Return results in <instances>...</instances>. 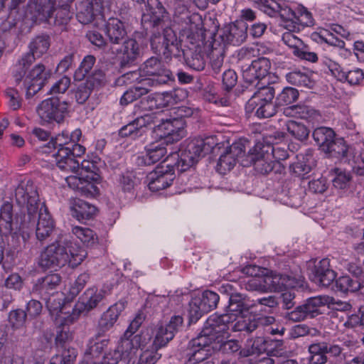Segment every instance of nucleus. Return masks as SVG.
<instances>
[{"instance_id": "35", "label": "nucleus", "mask_w": 364, "mask_h": 364, "mask_svg": "<svg viewBox=\"0 0 364 364\" xmlns=\"http://www.w3.org/2000/svg\"><path fill=\"white\" fill-rule=\"evenodd\" d=\"M183 55L186 64L191 69L197 71L203 70L205 61L200 47H194L187 50L181 49V56Z\"/></svg>"}, {"instance_id": "13", "label": "nucleus", "mask_w": 364, "mask_h": 364, "mask_svg": "<svg viewBox=\"0 0 364 364\" xmlns=\"http://www.w3.org/2000/svg\"><path fill=\"white\" fill-rule=\"evenodd\" d=\"M68 111V104L60 101L58 97H52L41 102L37 107L39 117L45 122H61Z\"/></svg>"}, {"instance_id": "30", "label": "nucleus", "mask_w": 364, "mask_h": 364, "mask_svg": "<svg viewBox=\"0 0 364 364\" xmlns=\"http://www.w3.org/2000/svg\"><path fill=\"white\" fill-rule=\"evenodd\" d=\"M264 11L270 16L278 13L282 18L284 25H295L296 14L290 8L282 7L274 1H266L264 4Z\"/></svg>"}, {"instance_id": "45", "label": "nucleus", "mask_w": 364, "mask_h": 364, "mask_svg": "<svg viewBox=\"0 0 364 364\" xmlns=\"http://www.w3.org/2000/svg\"><path fill=\"white\" fill-rule=\"evenodd\" d=\"M325 153L329 154L331 157L338 158L346 162L348 161V147L343 139L335 138L330 144L328 150H326Z\"/></svg>"}, {"instance_id": "21", "label": "nucleus", "mask_w": 364, "mask_h": 364, "mask_svg": "<svg viewBox=\"0 0 364 364\" xmlns=\"http://www.w3.org/2000/svg\"><path fill=\"white\" fill-rule=\"evenodd\" d=\"M76 17L82 24H88L95 18L102 16L101 0H82L76 5Z\"/></svg>"}, {"instance_id": "29", "label": "nucleus", "mask_w": 364, "mask_h": 364, "mask_svg": "<svg viewBox=\"0 0 364 364\" xmlns=\"http://www.w3.org/2000/svg\"><path fill=\"white\" fill-rule=\"evenodd\" d=\"M61 277L58 274H50L38 279L33 286V292L40 296H50L56 294L55 289L60 284Z\"/></svg>"}, {"instance_id": "27", "label": "nucleus", "mask_w": 364, "mask_h": 364, "mask_svg": "<svg viewBox=\"0 0 364 364\" xmlns=\"http://www.w3.org/2000/svg\"><path fill=\"white\" fill-rule=\"evenodd\" d=\"M125 301H119L102 314L98 322L99 331L101 333H104L113 327L119 316L125 309Z\"/></svg>"}, {"instance_id": "1", "label": "nucleus", "mask_w": 364, "mask_h": 364, "mask_svg": "<svg viewBox=\"0 0 364 364\" xmlns=\"http://www.w3.org/2000/svg\"><path fill=\"white\" fill-rule=\"evenodd\" d=\"M172 21L168 13L159 0H146V9L141 16V25L150 30L153 51L165 58L181 57V41L171 28Z\"/></svg>"}, {"instance_id": "16", "label": "nucleus", "mask_w": 364, "mask_h": 364, "mask_svg": "<svg viewBox=\"0 0 364 364\" xmlns=\"http://www.w3.org/2000/svg\"><path fill=\"white\" fill-rule=\"evenodd\" d=\"M265 277L267 291H282L284 289L302 287L304 280L301 274H283L271 272Z\"/></svg>"}, {"instance_id": "59", "label": "nucleus", "mask_w": 364, "mask_h": 364, "mask_svg": "<svg viewBox=\"0 0 364 364\" xmlns=\"http://www.w3.org/2000/svg\"><path fill=\"white\" fill-rule=\"evenodd\" d=\"M245 287L247 291L267 292L265 275L256 277H249L245 282Z\"/></svg>"}, {"instance_id": "4", "label": "nucleus", "mask_w": 364, "mask_h": 364, "mask_svg": "<svg viewBox=\"0 0 364 364\" xmlns=\"http://www.w3.org/2000/svg\"><path fill=\"white\" fill-rule=\"evenodd\" d=\"M259 321L254 316L240 314L237 316L213 314L208 318L209 326L218 333H228V331L252 333L257 328Z\"/></svg>"}, {"instance_id": "32", "label": "nucleus", "mask_w": 364, "mask_h": 364, "mask_svg": "<svg viewBox=\"0 0 364 364\" xmlns=\"http://www.w3.org/2000/svg\"><path fill=\"white\" fill-rule=\"evenodd\" d=\"M254 306H255V304H253L246 295L239 293L233 295L232 299H229L225 314L234 316L243 314Z\"/></svg>"}, {"instance_id": "33", "label": "nucleus", "mask_w": 364, "mask_h": 364, "mask_svg": "<svg viewBox=\"0 0 364 364\" xmlns=\"http://www.w3.org/2000/svg\"><path fill=\"white\" fill-rule=\"evenodd\" d=\"M334 303V299L327 295H320L308 299L302 304L308 317L314 318L321 314L320 308Z\"/></svg>"}, {"instance_id": "10", "label": "nucleus", "mask_w": 364, "mask_h": 364, "mask_svg": "<svg viewBox=\"0 0 364 364\" xmlns=\"http://www.w3.org/2000/svg\"><path fill=\"white\" fill-rule=\"evenodd\" d=\"M53 156L55 159L57 166L65 172L75 173L79 169V161L85 152L82 145L53 148Z\"/></svg>"}, {"instance_id": "48", "label": "nucleus", "mask_w": 364, "mask_h": 364, "mask_svg": "<svg viewBox=\"0 0 364 364\" xmlns=\"http://www.w3.org/2000/svg\"><path fill=\"white\" fill-rule=\"evenodd\" d=\"M275 95V89L273 86H264L257 90L248 102V105L253 107L255 102H272Z\"/></svg>"}, {"instance_id": "8", "label": "nucleus", "mask_w": 364, "mask_h": 364, "mask_svg": "<svg viewBox=\"0 0 364 364\" xmlns=\"http://www.w3.org/2000/svg\"><path fill=\"white\" fill-rule=\"evenodd\" d=\"M241 165L245 167L252 165L257 173L266 175L272 171L279 163L273 160L269 145L257 143L249 151L245 159H242Z\"/></svg>"}, {"instance_id": "20", "label": "nucleus", "mask_w": 364, "mask_h": 364, "mask_svg": "<svg viewBox=\"0 0 364 364\" xmlns=\"http://www.w3.org/2000/svg\"><path fill=\"white\" fill-rule=\"evenodd\" d=\"M163 164H165L164 161ZM175 178L174 169L168 166L161 165L157 167L154 171L150 172L147 176L148 186L151 191H159L171 186Z\"/></svg>"}, {"instance_id": "7", "label": "nucleus", "mask_w": 364, "mask_h": 364, "mask_svg": "<svg viewBox=\"0 0 364 364\" xmlns=\"http://www.w3.org/2000/svg\"><path fill=\"white\" fill-rule=\"evenodd\" d=\"M141 72L144 77L139 80V83L151 87L167 84L174 80L170 70L167 69L162 61L156 57L147 59L142 65Z\"/></svg>"}, {"instance_id": "57", "label": "nucleus", "mask_w": 364, "mask_h": 364, "mask_svg": "<svg viewBox=\"0 0 364 364\" xmlns=\"http://www.w3.org/2000/svg\"><path fill=\"white\" fill-rule=\"evenodd\" d=\"M277 103L273 102H255L254 109H256L255 114L259 118H269L277 113Z\"/></svg>"}, {"instance_id": "25", "label": "nucleus", "mask_w": 364, "mask_h": 364, "mask_svg": "<svg viewBox=\"0 0 364 364\" xmlns=\"http://www.w3.org/2000/svg\"><path fill=\"white\" fill-rule=\"evenodd\" d=\"M212 338V350L219 351L224 354H233L241 350L239 342L237 340L226 338L229 336V331L228 333L213 332Z\"/></svg>"}, {"instance_id": "6", "label": "nucleus", "mask_w": 364, "mask_h": 364, "mask_svg": "<svg viewBox=\"0 0 364 364\" xmlns=\"http://www.w3.org/2000/svg\"><path fill=\"white\" fill-rule=\"evenodd\" d=\"M50 46V38L47 34H41L34 37L28 45L29 52L23 54L14 66L13 76L15 82L19 83L26 71L35 62L46 53Z\"/></svg>"}, {"instance_id": "15", "label": "nucleus", "mask_w": 364, "mask_h": 364, "mask_svg": "<svg viewBox=\"0 0 364 364\" xmlns=\"http://www.w3.org/2000/svg\"><path fill=\"white\" fill-rule=\"evenodd\" d=\"M119 48L110 46L108 51L114 55H119V64L122 68L128 67L135 63L142 55V48L136 39L129 38L123 41Z\"/></svg>"}, {"instance_id": "18", "label": "nucleus", "mask_w": 364, "mask_h": 364, "mask_svg": "<svg viewBox=\"0 0 364 364\" xmlns=\"http://www.w3.org/2000/svg\"><path fill=\"white\" fill-rule=\"evenodd\" d=\"M245 148L242 142L233 143L221 154L217 164V169L220 173L230 171L237 162L241 164L242 159H245Z\"/></svg>"}, {"instance_id": "31", "label": "nucleus", "mask_w": 364, "mask_h": 364, "mask_svg": "<svg viewBox=\"0 0 364 364\" xmlns=\"http://www.w3.org/2000/svg\"><path fill=\"white\" fill-rule=\"evenodd\" d=\"M73 322V317L59 316L57 318V331L55 343L58 346L64 347L65 345L73 338V332L70 330V324Z\"/></svg>"}, {"instance_id": "39", "label": "nucleus", "mask_w": 364, "mask_h": 364, "mask_svg": "<svg viewBox=\"0 0 364 364\" xmlns=\"http://www.w3.org/2000/svg\"><path fill=\"white\" fill-rule=\"evenodd\" d=\"M283 114L288 117H296L306 120L314 119L318 115L315 109L304 105L286 107L283 109Z\"/></svg>"}, {"instance_id": "41", "label": "nucleus", "mask_w": 364, "mask_h": 364, "mask_svg": "<svg viewBox=\"0 0 364 364\" xmlns=\"http://www.w3.org/2000/svg\"><path fill=\"white\" fill-rule=\"evenodd\" d=\"M164 144L161 143L148 149L144 155L138 157L137 164L139 165L150 166L160 161L166 154V149L164 146Z\"/></svg>"}, {"instance_id": "58", "label": "nucleus", "mask_w": 364, "mask_h": 364, "mask_svg": "<svg viewBox=\"0 0 364 364\" xmlns=\"http://www.w3.org/2000/svg\"><path fill=\"white\" fill-rule=\"evenodd\" d=\"M332 171L336 174L335 178L333 179V186L339 189L346 188L352 178L350 172L338 168H336Z\"/></svg>"}, {"instance_id": "60", "label": "nucleus", "mask_w": 364, "mask_h": 364, "mask_svg": "<svg viewBox=\"0 0 364 364\" xmlns=\"http://www.w3.org/2000/svg\"><path fill=\"white\" fill-rule=\"evenodd\" d=\"M46 301V306L51 313H58L63 309L62 294L56 292L53 295L41 297Z\"/></svg>"}, {"instance_id": "56", "label": "nucleus", "mask_w": 364, "mask_h": 364, "mask_svg": "<svg viewBox=\"0 0 364 364\" xmlns=\"http://www.w3.org/2000/svg\"><path fill=\"white\" fill-rule=\"evenodd\" d=\"M118 184L124 193H132L136 186V178L132 171H125L119 176Z\"/></svg>"}, {"instance_id": "9", "label": "nucleus", "mask_w": 364, "mask_h": 364, "mask_svg": "<svg viewBox=\"0 0 364 364\" xmlns=\"http://www.w3.org/2000/svg\"><path fill=\"white\" fill-rule=\"evenodd\" d=\"M213 332H215V329L208 326L207 320L198 336L191 341L192 348L187 354L190 364H197L210 355L213 350L211 338Z\"/></svg>"}, {"instance_id": "61", "label": "nucleus", "mask_w": 364, "mask_h": 364, "mask_svg": "<svg viewBox=\"0 0 364 364\" xmlns=\"http://www.w3.org/2000/svg\"><path fill=\"white\" fill-rule=\"evenodd\" d=\"M176 96V92H163L156 93L154 95L155 105H157L158 109L169 107L175 102L174 97Z\"/></svg>"}, {"instance_id": "37", "label": "nucleus", "mask_w": 364, "mask_h": 364, "mask_svg": "<svg viewBox=\"0 0 364 364\" xmlns=\"http://www.w3.org/2000/svg\"><path fill=\"white\" fill-rule=\"evenodd\" d=\"M225 48L218 39L214 38L208 53L210 64L215 73L220 71L223 65Z\"/></svg>"}, {"instance_id": "44", "label": "nucleus", "mask_w": 364, "mask_h": 364, "mask_svg": "<svg viewBox=\"0 0 364 364\" xmlns=\"http://www.w3.org/2000/svg\"><path fill=\"white\" fill-rule=\"evenodd\" d=\"M150 86L139 83V85L134 86L127 90L120 99V103L122 105H127L138 100L141 97L146 95L150 91Z\"/></svg>"}, {"instance_id": "24", "label": "nucleus", "mask_w": 364, "mask_h": 364, "mask_svg": "<svg viewBox=\"0 0 364 364\" xmlns=\"http://www.w3.org/2000/svg\"><path fill=\"white\" fill-rule=\"evenodd\" d=\"M37 215V223L36 221L34 226L31 225L28 228L36 227V234L38 240H43L48 237L53 232L54 228V222L44 203H43L41 206L39 207Z\"/></svg>"}, {"instance_id": "23", "label": "nucleus", "mask_w": 364, "mask_h": 364, "mask_svg": "<svg viewBox=\"0 0 364 364\" xmlns=\"http://www.w3.org/2000/svg\"><path fill=\"white\" fill-rule=\"evenodd\" d=\"M96 180V176H69L65 178L70 188L79 191L85 196H94L98 193V188L93 183Z\"/></svg>"}, {"instance_id": "5", "label": "nucleus", "mask_w": 364, "mask_h": 364, "mask_svg": "<svg viewBox=\"0 0 364 364\" xmlns=\"http://www.w3.org/2000/svg\"><path fill=\"white\" fill-rule=\"evenodd\" d=\"M16 202L20 205H26V213L23 215L21 227L34 226L37 212L43 203L40 202L36 186L31 180L22 181L15 192Z\"/></svg>"}, {"instance_id": "53", "label": "nucleus", "mask_w": 364, "mask_h": 364, "mask_svg": "<svg viewBox=\"0 0 364 364\" xmlns=\"http://www.w3.org/2000/svg\"><path fill=\"white\" fill-rule=\"evenodd\" d=\"M160 348H156L154 343L141 351L136 364H156L161 358L159 353Z\"/></svg>"}, {"instance_id": "22", "label": "nucleus", "mask_w": 364, "mask_h": 364, "mask_svg": "<svg viewBox=\"0 0 364 364\" xmlns=\"http://www.w3.org/2000/svg\"><path fill=\"white\" fill-rule=\"evenodd\" d=\"M270 60L267 57H259L252 61L251 65L242 72V77L247 83L252 85L263 79L269 72Z\"/></svg>"}, {"instance_id": "42", "label": "nucleus", "mask_w": 364, "mask_h": 364, "mask_svg": "<svg viewBox=\"0 0 364 364\" xmlns=\"http://www.w3.org/2000/svg\"><path fill=\"white\" fill-rule=\"evenodd\" d=\"M267 341L263 337H257L254 340L247 341L245 346L239 351L240 358L259 355L265 352Z\"/></svg>"}, {"instance_id": "38", "label": "nucleus", "mask_w": 364, "mask_h": 364, "mask_svg": "<svg viewBox=\"0 0 364 364\" xmlns=\"http://www.w3.org/2000/svg\"><path fill=\"white\" fill-rule=\"evenodd\" d=\"M71 211L73 217L82 222L93 218L96 214L97 208L86 201L77 199L75 200Z\"/></svg>"}, {"instance_id": "52", "label": "nucleus", "mask_w": 364, "mask_h": 364, "mask_svg": "<svg viewBox=\"0 0 364 364\" xmlns=\"http://www.w3.org/2000/svg\"><path fill=\"white\" fill-rule=\"evenodd\" d=\"M288 132L299 141L306 140L309 134V129L304 124L289 120L287 123Z\"/></svg>"}, {"instance_id": "55", "label": "nucleus", "mask_w": 364, "mask_h": 364, "mask_svg": "<svg viewBox=\"0 0 364 364\" xmlns=\"http://www.w3.org/2000/svg\"><path fill=\"white\" fill-rule=\"evenodd\" d=\"M299 92L296 89L287 87L278 95L276 98L277 106H287L297 100Z\"/></svg>"}, {"instance_id": "64", "label": "nucleus", "mask_w": 364, "mask_h": 364, "mask_svg": "<svg viewBox=\"0 0 364 364\" xmlns=\"http://www.w3.org/2000/svg\"><path fill=\"white\" fill-rule=\"evenodd\" d=\"M77 357V350L74 348H65L61 355H55L51 359H56V363L74 364Z\"/></svg>"}, {"instance_id": "17", "label": "nucleus", "mask_w": 364, "mask_h": 364, "mask_svg": "<svg viewBox=\"0 0 364 364\" xmlns=\"http://www.w3.org/2000/svg\"><path fill=\"white\" fill-rule=\"evenodd\" d=\"M218 37L214 38L218 39L225 47L230 44L239 46L242 44L247 37V26L243 20L237 21L235 23L225 26Z\"/></svg>"}, {"instance_id": "51", "label": "nucleus", "mask_w": 364, "mask_h": 364, "mask_svg": "<svg viewBox=\"0 0 364 364\" xmlns=\"http://www.w3.org/2000/svg\"><path fill=\"white\" fill-rule=\"evenodd\" d=\"M72 232L87 247H91L97 240L96 235L94 232L87 228L75 226L72 229Z\"/></svg>"}, {"instance_id": "36", "label": "nucleus", "mask_w": 364, "mask_h": 364, "mask_svg": "<svg viewBox=\"0 0 364 364\" xmlns=\"http://www.w3.org/2000/svg\"><path fill=\"white\" fill-rule=\"evenodd\" d=\"M67 252H42L38 259L39 266L48 269H55L65 265V257H68Z\"/></svg>"}, {"instance_id": "46", "label": "nucleus", "mask_w": 364, "mask_h": 364, "mask_svg": "<svg viewBox=\"0 0 364 364\" xmlns=\"http://www.w3.org/2000/svg\"><path fill=\"white\" fill-rule=\"evenodd\" d=\"M336 290L343 293L355 292L361 289L360 279L342 276L336 280Z\"/></svg>"}, {"instance_id": "28", "label": "nucleus", "mask_w": 364, "mask_h": 364, "mask_svg": "<svg viewBox=\"0 0 364 364\" xmlns=\"http://www.w3.org/2000/svg\"><path fill=\"white\" fill-rule=\"evenodd\" d=\"M105 33L114 47L124 41L127 35L124 22L117 18L108 19L105 24Z\"/></svg>"}, {"instance_id": "12", "label": "nucleus", "mask_w": 364, "mask_h": 364, "mask_svg": "<svg viewBox=\"0 0 364 364\" xmlns=\"http://www.w3.org/2000/svg\"><path fill=\"white\" fill-rule=\"evenodd\" d=\"M51 76L50 70L47 69L42 63L36 65L31 70L26 74L25 73L23 79L19 83L23 82V88L26 90V95L28 98L33 97L47 82Z\"/></svg>"}, {"instance_id": "63", "label": "nucleus", "mask_w": 364, "mask_h": 364, "mask_svg": "<svg viewBox=\"0 0 364 364\" xmlns=\"http://www.w3.org/2000/svg\"><path fill=\"white\" fill-rule=\"evenodd\" d=\"M27 317V314L23 309H16L11 311L9 314V321L14 328L22 327Z\"/></svg>"}, {"instance_id": "49", "label": "nucleus", "mask_w": 364, "mask_h": 364, "mask_svg": "<svg viewBox=\"0 0 364 364\" xmlns=\"http://www.w3.org/2000/svg\"><path fill=\"white\" fill-rule=\"evenodd\" d=\"M96 62V58L92 55H87L84 57L79 67L74 73V79L81 81L89 74Z\"/></svg>"}, {"instance_id": "40", "label": "nucleus", "mask_w": 364, "mask_h": 364, "mask_svg": "<svg viewBox=\"0 0 364 364\" xmlns=\"http://www.w3.org/2000/svg\"><path fill=\"white\" fill-rule=\"evenodd\" d=\"M313 138L319 149L325 152L326 150H328L330 144L335 139L336 134L331 128L321 127L314 129Z\"/></svg>"}, {"instance_id": "11", "label": "nucleus", "mask_w": 364, "mask_h": 364, "mask_svg": "<svg viewBox=\"0 0 364 364\" xmlns=\"http://www.w3.org/2000/svg\"><path fill=\"white\" fill-rule=\"evenodd\" d=\"M307 270L309 279L319 287H328L336 277L328 258L309 260L307 262Z\"/></svg>"}, {"instance_id": "2", "label": "nucleus", "mask_w": 364, "mask_h": 364, "mask_svg": "<svg viewBox=\"0 0 364 364\" xmlns=\"http://www.w3.org/2000/svg\"><path fill=\"white\" fill-rule=\"evenodd\" d=\"M74 0H36L28 6L31 19L35 23L46 22L63 26L70 20V4Z\"/></svg>"}, {"instance_id": "54", "label": "nucleus", "mask_w": 364, "mask_h": 364, "mask_svg": "<svg viewBox=\"0 0 364 364\" xmlns=\"http://www.w3.org/2000/svg\"><path fill=\"white\" fill-rule=\"evenodd\" d=\"M196 298L199 299L200 305L207 313L215 309L220 300L219 295L217 293L209 290L203 291L200 296Z\"/></svg>"}, {"instance_id": "43", "label": "nucleus", "mask_w": 364, "mask_h": 364, "mask_svg": "<svg viewBox=\"0 0 364 364\" xmlns=\"http://www.w3.org/2000/svg\"><path fill=\"white\" fill-rule=\"evenodd\" d=\"M105 291L103 289H97L95 287L87 289L81 297V304L87 311L95 308L105 298Z\"/></svg>"}, {"instance_id": "50", "label": "nucleus", "mask_w": 364, "mask_h": 364, "mask_svg": "<svg viewBox=\"0 0 364 364\" xmlns=\"http://www.w3.org/2000/svg\"><path fill=\"white\" fill-rule=\"evenodd\" d=\"M284 27L288 31L283 33L282 36V41L289 48H291L293 50H299L304 46V43L294 33L296 26L289 24L284 25Z\"/></svg>"}, {"instance_id": "47", "label": "nucleus", "mask_w": 364, "mask_h": 364, "mask_svg": "<svg viewBox=\"0 0 364 364\" xmlns=\"http://www.w3.org/2000/svg\"><path fill=\"white\" fill-rule=\"evenodd\" d=\"M286 78L290 84L296 86L311 88L314 85V82L306 73L299 70L289 73Z\"/></svg>"}, {"instance_id": "14", "label": "nucleus", "mask_w": 364, "mask_h": 364, "mask_svg": "<svg viewBox=\"0 0 364 364\" xmlns=\"http://www.w3.org/2000/svg\"><path fill=\"white\" fill-rule=\"evenodd\" d=\"M184 120L172 118L163 120L154 129V133L162 144H172L179 141L184 134Z\"/></svg>"}, {"instance_id": "34", "label": "nucleus", "mask_w": 364, "mask_h": 364, "mask_svg": "<svg viewBox=\"0 0 364 364\" xmlns=\"http://www.w3.org/2000/svg\"><path fill=\"white\" fill-rule=\"evenodd\" d=\"M82 135L81 130L79 129H75L72 133L68 131H63L61 133L55 136V138H52L48 144V147L56 148L63 146H70L73 148L74 145H80L76 143L79 141Z\"/></svg>"}, {"instance_id": "62", "label": "nucleus", "mask_w": 364, "mask_h": 364, "mask_svg": "<svg viewBox=\"0 0 364 364\" xmlns=\"http://www.w3.org/2000/svg\"><path fill=\"white\" fill-rule=\"evenodd\" d=\"M207 313L196 297L189 304V318L191 323H196L204 314Z\"/></svg>"}, {"instance_id": "3", "label": "nucleus", "mask_w": 364, "mask_h": 364, "mask_svg": "<svg viewBox=\"0 0 364 364\" xmlns=\"http://www.w3.org/2000/svg\"><path fill=\"white\" fill-rule=\"evenodd\" d=\"M215 145L216 142L213 136L195 138L187 144L184 149L171 153L164 162H168V166L174 170L183 172L210 152Z\"/></svg>"}, {"instance_id": "26", "label": "nucleus", "mask_w": 364, "mask_h": 364, "mask_svg": "<svg viewBox=\"0 0 364 364\" xmlns=\"http://www.w3.org/2000/svg\"><path fill=\"white\" fill-rule=\"evenodd\" d=\"M13 204L10 202H4L0 208V232L4 235H9L12 232L14 229H25L21 227V220L18 223L14 221Z\"/></svg>"}, {"instance_id": "19", "label": "nucleus", "mask_w": 364, "mask_h": 364, "mask_svg": "<svg viewBox=\"0 0 364 364\" xmlns=\"http://www.w3.org/2000/svg\"><path fill=\"white\" fill-rule=\"evenodd\" d=\"M183 323L181 316H173L169 321L157 326L153 343L156 348H164L174 338L176 333Z\"/></svg>"}]
</instances>
